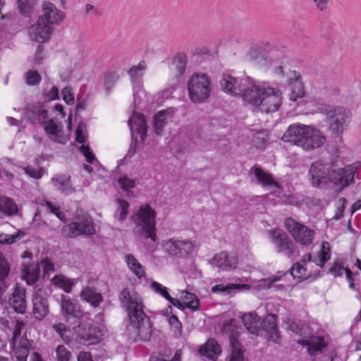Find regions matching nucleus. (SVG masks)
Returning <instances> with one entry per match:
<instances>
[{"mask_svg":"<svg viewBox=\"0 0 361 361\" xmlns=\"http://www.w3.org/2000/svg\"><path fill=\"white\" fill-rule=\"evenodd\" d=\"M360 165V162H355L343 168H336L333 163L316 161L310 168L309 178L314 187L324 188L331 183L336 191L341 192L353 182Z\"/></svg>","mask_w":361,"mask_h":361,"instance_id":"1","label":"nucleus"},{"mask_svg":"<svg viewBox=\"0 0 361 361\" xmlns=\"http://www.w3.org/2000/svg\"><path fill=\"white\" fill-rule=\"evenodd\" d=\"M282 140L293 142L305 151L319 149L326 142V137L320 130L314 126L300 123L290 125L283 134Z\"/></svg>","mask_w":361,"mask_h":361,"instance_id":"2","label":"nucleus"},{"mask_svg":"<svg viewBox=\"0 0 361 361\" xmlns=\"http://www.w3.org/2000/svg\"><path fill=\"white\" fill-rule=\"evenodd\" d=\"M246 103L266 113L275 112L282 104V92L265 82H257L251 94L245 95Z\"/></svg>","mask_w":361,"mask_h":361,"instance_id":"3","label":"nucleus"},{"mask_svg":"<svg viewBox=\"0 0 361 361\" xmlns=\"http://www.w3.org/2000/svg\"><path fill=\"white\" fill-rule=\"evenodd\" d=\"M25 117L32 123H42L44 130L52 140L64 144L68 140V136L63 133V126L56 119L45 121L48 117L47 110L39 104L29 105L25 111Z\"/></svg>","mask_w":361,"mask_h":361,"instance_id":"4","label":"nucleus"},{"mask_svg":"<svg viewBox=\"0 0 361 361\" xmlns=\"http://www.w3.org/2000/svg\"><path fill=\"white\" fill-rule=\"evenodd\" d=\"M54 329L64 341L69 342L75 338L80 343L86 345L99 343L102 337V333L99 328L82 322L73 328V333L62 323L55 324Z\"/></svg>","mask_w":361,"mask_h":361,"instance_id":"5","label":"nucleus"},{"mask_svg":"<svg viewBox=\"0 0 361 361\" xmlns=\"http://www.w3.org/2000/svg\"><path fill=\"white\" fill-rule=\"evenodd\" d=\"M287 275L286 273L279 272L274 276L259 281L252 280L247 277L238 278L235 281H238L239 283L218 284L212 287V291L214 293L228 295L233 293L234 290H249L251 287L264 289L278 286L279 288H284L283 284L276 285V283L281 281L283 277H286Z\"/></svg>","mask_w":361,"mask_h":361,"instance_id":"6","label":"nucleus"},{"mask_svg":"<svg viewBox=\"0 0 361 361\" xmlns=\"http://www.w3.org/2000/svg\"><path fill=\"white\" fill-rule=\"evenodd\" d=\"M283 327L302 337L298 340V343L302 346H306L310 355H313L321 352L327 345V341L324 336H312L308 325L305 322H295L291 319H286L282 324Z\"/></svg>","mask_w":361,"mask_h":361,"instance_id":"7","label":"nucleus"},{"mask_svg":"<svg viewBox=\"0 0 361 361\" xmlns=\"http://www.w3.org/2000/svg\"><path fill=\"white\" fill-rule=\"evenodd\" d=\"M250 171L254 173L259 184L271 191V194L268 195V198L274 204L283 203L297 206L300 204L299 197L283 193L282 189L270 173L257 166L252 167Z\"/></svg>","mask_w":361,"mask_h":361,"instance_id":"8","label":"nucleus"},{"mask_svg":"<svg viewBox=\"0 0 361 361\" xmlns=\"http://www.w3.org/2000/svg\"><path fill=\"white\" fill-rule=\"evenodd\" d=\"M156 218L157 213L150 205H141L131 217L134 232L156 242Z\"/></svg>","mask_w":361,"mask_h":361,"instance_id":"9","label":"nucleus"},{"mask_svg":"<svg viewBox=\"0 0 361 361\" xmlns=\"http://www.w3.org/2000/svg\"><path fill=\"white\" fill-rule=\"evenodd\" d=\"M190 100L195 104L205 102L211 96L213 87L211 78L205 73H193L187 81Z\"/></svg>","mask_w":361,"mask_h":361,"instance_id":"10","label":"nucleus"},{"mask_svg":"<svg viewBox=\"0 0 361 361\" xmlns=\"http://www.w3.org/2000/svg\"><path fill=\"white\" fill-rule=\"evenodd\" d=\"M241 319L245 327L250 333L258 334L260 331V326L262 325L264 330L266 331V336L269 341L277 343L280 340L275 314L267 315L262 323H260L259 317L257 314L253 312L243 314Z\"/></svg>","mask_w":361,"mask_h":361,"instance_id":"11","label":"nucleus"},{"mask_svg":"<svg viewBox=\"0 0 361 361\" xmlns=\"http://www.w3.org/2000/svg\"><path fill=\"white\" fill-rule=\"evenodd\" d=\"M255 84V80L245 73L236 77L230 74H224L220 80V85L226 93L231 96L240 97L245 102H246L245 95L247 93L251 94Z\"/></svg>","mask_w":361,"mask_h":361,"instance_id":"12","label":"nucleus"},{"mask_svg":"<svg viewBox=\"0 0 361 361\" xmlns=\"http://www.w3.org/2000/svg\"><path fill=\"white\" fill-rule=\"evenodd\" d=\"M329 130L336 137L341 138L351 120L350 111L343 107H329L326 109Z\"/></svg>","mask_w":361,"mask_h":361,"instance_id":"13","label":"nucleus"},{"mask_svg":"<svg viewBox=\"0 0 361 361\" xmlns=\"http://www.w3.org/2000/svg\"><path fill=\"white\" fill-rule=\"evenodd\" d=\"M128 126L131 131L132 142L126 156L123 159L119 161V165L123 162L128 161L134 156L137 147L138 138L141 141H144L146 136V121L142 114L134 112L128 121Z\"/></svg>","mask_w":361,"mask_h":361,"instance_id":"14","label":"nucleus"},{"mask_svg":"<svg viewBox=\"0 0 361 361\" xmlns=\"http://www.w3.org/2000/svg\"><path fill=\"white\" fill-rule=\"evenodd\" d=\"M62 233L64 236L69 238L80 235H92L95 233L92 219L82 210H78L75 221L65 226Z\"/></svg>","mask_w":361,"mask_h":361,"instance_id":"15","label":"nucleus"},{"mask_svg":"<svg viewBox=\"0 0 361 361\" xmlns=\"http://www.w3.org/2000/svg\"><path fill=\"white\" fill-rule=\"evenodd\" d=\"M119 298L122 306L127 311L128 319L145 316L142 298L134 289H123Z\"/></svg>","mask_w":361,"mask_h":361,"instance_id":"16","label":"nucleus"},{"mask_svg":"<svg viewBox=\"0 0 361 361\" xmlns=\"http://www.w3.org/2000/svg\"><path fill=\"white\" fill-rule=\"evenodd\" d=\"M23 327L24 323L23 321H16L11 345L16 361H27L30 347V343L26 335L21 334Z\"/></svg>","mask_w":361,"mask_h":361,"instance_id":"17","label":"nucleus"},{"mask_svg":"<svg viewBox=\"0 0 361 361\" xmlns=\"http://www.w3.org/2000/svg\"><path fill=\"white\" fill-rule=\"evenodd\" d=\"M128 337L135 342L147 341L152 336L151 323L149 318L144 317L128 319L127 325Z\"/></svg>","mask_w":361,"mask_h":361,"instance_id":"18","label":"nucleus"},{"mask_svg":"<svg viewBox=\"0 0 361 361\" xmlns=\"http://www.w3.org/2000/svg\"><path fill=\"white\" fill-rule=\"evenodd\" d=\"M284 226L297 243L301 245H309L312 243L314 235V231L297 222L292 218L286 219L284 222Z\"/></svg>","mask_w":361,"mask_h":361,"instance_id":"19","label":"nucleus"},{"mask_svg":"<svg viewBox=\"0 0 361 361\" xmlns=\"http://www.w3.org/2000/svg\"><path fill=\"white\" fill-rule=\"evenodd\" d=\"M161 246L165 252L176 257H187L190 255L195 249V245L192 242L187 240H178L173 238L163 240Z\"/></svg>","mask_w":361,"mask_h":361,"instance_id":"20","label":"nucleus"},{"mask_svg":"<svg viewBox=\"0 0 361 361\" xmlns=\"http://www.w3.org/2000/svg\"><path fill=\"white\" fill-rule=\"evenodd\" d=\"M51 293L50 289L35 288L32 297V312L35 319L42 320L48 314L47 297Z\"/></svg>","mask_w":361,"mask_h":361,"instance_id":"21","label":"nucleus"},{"mask_svg":"<svg viewBox=\"0 0 361 361\" xmlns=\"http://www.w3.org/2000/svg\"><path fill=\"white\" fill-rule=\"evenodd\" d=\"M146 68V63L142 61L137 65L132 66L128 71V75L133 83L135 105H139L142 97H146L145 92L142 90V83L140 81Z\"/></svg>","mask_w":361,"mask_h":361,"instance_id":"22","label":"nucleus"},{"mask_svg":"<svg viewBox=\"0 0 361 361\" xmlns=\"http://www.w3.org/2000/svg\"><path fill=\"white\" fill-rule=\"evenodd\" d=\"M42 15L38 17L39 22H45L46 24L50 25L51 27L60 25L65 18V13L59 10L54 4L49 1H44L42 3Z\"/></svg>","mask_w":361,"mask_h":361,"instance_id":"23","label":"nucleus"},{"mask_svg":"<svg viewBox=\"0 0 361 361\" xmlns=\"http://www.w3.org/2000/svg\"><path fill=\"white\" fill-rule=\"evenodd\" d=\"M267 233L278 252H282L287 255L292 253L293 245L283 231L274 228L269 231Z\"/></svg>","mask_w":361,"mask_h":361,"instance_id":"24","label":"nucleus"},{"mask_svg":"<svg viewBox=\"0 0 361 361\" xmlns=\"http://www.w3.org/2000/svg\"><path fill=\"white\" fill-rule=\"evenodd\" d=\"M235 326V320H231L229 324L224 326V331H230L229 338L231 348V353L229 361H245L244 350L241 344L238 341V332L231 329Z\"/></svg>","mask_w":361,"mask_h":361,"instance_id":"25","label":"nucleus"},{"mask_svg":"<svg viewBox=\"0 0 361 361\" xmlns=\"http://www.w3.org/2000/svg\"><path fill=\"white\" fill-rule=\"evenodd\" d=\"M288 85L290 88L289 99L299 104L305 92L300 74L298 71H291L288 73Z\"/></svg>","mask_w":361,"mask_h":361,"instance_id":"26","label":"nucleus"},{"mask_svg":"<svg viewBox=\"0 0 361 361\" xmlns=\"http://www.w3.org/2000/svg\"><path fill=\"white\" fill-rule=\"evenodd\" d=\"M53 32V27L46 24L45 22H39V19L32 25L29 28V35L32 40L39 43H43L48 41Z\"/></svg>","mask_w":361,"mask_h":361,"instance_id":"27","label":"nucleus"},{"mask_svg":"<svg viewBox=\"0 0 361 361\" xmlns=\"http://www.w3.org/2000/svg\"><path fill=\"white\" fill-rule=\"evenodd\" d=\"M210 264L224 271H231L237 267L238 258L235 255L226 252L216 254L210 260Z\"/></svg>","mask_w":361,"mask_h":361,"instance_id":"28","label":"nucleus"},{"mask_svg":"<svg viewBox=\"0 0 361 361\" xmlns=\"http://www.w3.org/2000/svg\"><path fill=\"white\" fill-rule=\"evenodd\" d=\"M315 252L309 255V259L312 260L317 266L320 268L323 267L324 264L329 260L331 256V247L330 244L326 241L322 242L317 246L315 245Z\"/></svg>","mask_w":361,"mask_h":361,"instance_id":"29","label":"nucleus"},{"mask_svg":"<svg viewBox=\"0 0 361 361\" xmlns=\"http://www.w3.org/2000/svg\"><path fill=\"white\" fill-rule=\"evenodd\" d=\"M245 59L256 63L262 69H270L271 68L272 58H269V56L262 57L261 47L259 45L252 46L245 54Z\"/></svg>","mask_w":361,"mask_h":361,"instance_id":"30","label":"nucleus"},{"mask_svg":"<svg viewBox=\"0 0 361 361\" xmlns=\"http://www.w3.org/2000/svg\"><path fill=\"white\" fill-rule=\"evenodd\" d=\"M9 304L19 314H24L27 308L25 299V289L23 287L17 286L11 297L9 298Z\"/></svg>","mask_w":361,"mask_h":361,"instance_id":"31","label":"nucleus"},{"mask_svg":"<svg viewBox=\"0 0 361 361\" xmlns=\"http://www.w3.org/2000/svg\"><path fill=\"white\" fill-rule=\"evenodd\" d=\"M329 273L333 276H341L343 274L345 275L346 279L349 283L350 288L354 290L355 288V283L353 280L351 271L345 265V262L343 257H337L331 268L329 269Z\"/></svg>","mask_w":361,"mask_h":361,"instance_id":"32","label":"nucleus"},{"mask_svg":"<svg viewBox=\"0 0 361 361\" xmlns=\"http://www.w3.org/2000/svg\"><path fill=\"white\" fill-rule=\"evenodd\" d=\"M312 266V262L310 259L308 261L301 260L293 265L290 274L294 279L301 281L310 279L315 275L309 271Z\"/></svg>","mask_w":361,"mask_h":361,"instance_id":"33","label":"nucleus"},{"mask_svg":"<svg viewBox=\"0 0 361 361\" xmlns=\"http://www.w3.org/2000/svg\"><path fill=\"white\" fill-rule=\"evenodd\" d=\"M61 310L64 317H79L81 315V312L76 302L64 295H62L61 298Z\"/></svg>","mask_w":361,"mask_h":361,"instance_id":"34","label":"nucleus"},{"mask_svg":"<svg viewBox=\"0 0 361 361\" xmlns=\"http://www.w3.org/2000/svg\"><path fill=\"white\" fill-rule=\"evenodd\" d=\"M150 288L154 293L166 299L174 307H176L178 309L183 308V305L180 303V300L179 299L172 298L169 293L168 288L161 283L153 281L150 283Z\"/></svg>","mask_w":361,"mask_h":361,"instance_id":"35","label":"nucleus"},{"mask_svg":"<svg viewBox=\"0 0 361 361\" xmlns=\"http://www.w3.org/2000/svg\"><path fill=\"white\" fill-rule=\"evenodd\" d=\"M173 114L174 110L173 109H169L160 111L154 116V130L156 134H161L165 125L172 120Z\"/></svg>","mask_w":361,"mask_h":361,"instance_id":"36","label":"nucleus"},{"mask_svg":"<svg viewBox=\"0 0 361 361\" xmlns=\"http://www.w3.org/2000/svg\"><path fill=\"white\" fill-rule=\"evenodd\" d=\"M199 353L208 359L216 361L217 357L221 353V348L215 340L209 339L205 345L200 347Z\"/></svg>","mask_w":361,"mask_h":361,"instance_id":"37","label":"nucleus"},{"mask_svg":"<svg viewBox=\"0 0 361 361\" xmlns=\"http://www.w3.org/2000/svg\"><path fill=\"white\" fill-rule=\"evenodd\" d=\"M77 280L66 277L62 274L55 275L50 281V286L60 288L66 293H70L76 284Z\"/></svg>","mask_w":361,"mask_h":361,"instance_id":"38","label":"nucleus"},{"mask_svg":"<svg viewBox=\"0 0 361 361\" xmlns=\"http://www.w3.org/2000/svg\"><path fill=\"white\" fill-rule=\"evenodd\" d=\"M80 152L84 155L86 161L92 164V166L85 165L84 169L90 173L94 172L96 169L98 172L103 171L104 169L99 164L98 161L96 159L93 153L90 151L87 145H82L80 147Z\"/></svg>","mask_w":361,"mask_h":361,"instance_id":"39","label":"nucleus"},{"mask_svg":"<svg viewBox=\"0 0 361 361\" xmlns=\"http://www.w3.org/2000/svg\"><path fill=\"white\" fill-rule=\"evenodd\" d=\"M39 266L38 264L23 265L22 279L27 285H33L39 279Z\"/></svg>","mask_w":361,"mask_h":361,"instance_id":"40","label":"nucleus"},{"mask_svg":"<svg viewBox=\"0 0 361 361\" xmlns=\"http://www.w3.org/2000/svg\"><path fill=\"white\" fill-rule=\"evenodd\" d=\"M125 262L130 270L138 278L141 279L145 275V269L142 264L132 254H126Z\"/></svg>","mask_w":361,"mask_h":361,"instance_id":"41","label":"nucleus"},{"mask_svg":"<svg viewBox=\"0 0 361 361\" xmlns=\"http://www.w3.org/2000/svg\"><path fill=\"white\" fill-rule=\"evenodd\" d=\"M81 298L89 302L93 307H97L102 301V295L95 289L90 287H85L80 293Z\"/></svg>","mask_w":361,"mask_h":361,"instance_id":"42","label":"nucleus"},{"mask_svg":"<svg viewBox=\"0 0 361 361\" xmlns=\"http://www.w3.org/2000/svg\"><path fill=\"white\" fill-rule=\"evenodd\" d=\"M51 182L55 188L65 194H70L74 192L70 178L66 176H58L51 179Z\"/></svg>","mask_w":361,"mask_h":361,"instance_id":"43","label":"nucleus"},{"mask_svg":"<svg viewBox=\"0 0 361 361\" xmlns=\"http://www.w3.org/2000/svg\"><path fill=\"white\" fill-rule=\"evenodd\" d=\"M188 62L187 56L184 53H178L173 58L171 68L176 71V75L180 77L185 71Z\"/></svg>","mask_w":361,"mask_h":361,"instance_id":"44","label":"nucleus"},{"mask_svg":"<svg viewBox=\"0 0 361 361\" xmlns=\"http://www.w3.org/2000/svg\"><path fill=\"white\" fill-rule=\"evenodd\" d=\"M180 303L183 304V310L185 307L189 308L192 311L197 310L199 309V300L197 297L190 292L188 291H182L180 295Z\"/></svg>","mask_w":361,"mask_h":361,"instance_id":"45","label":"nucleus"},{"mask_svg":"<svg viewBox=\"0 0 361 361\" xmlns=\"http://www.w3.org/2000/svg\"><path fill=\"white\" fill-rule=\"evenodd\" d=\"M19 12L25 17H30L34 13L37 5V0H16Z\"/></svg>","mask_w":361,"mask_h":361,"instance_id":"46","label":"nucleus"},{"mask_svg":"<svg viewBox=\"0 0 361 361\" xmlns=\"http://www.w3.org/2000/svg\"><path fill=\"white\" fill-rule=\"evenodd\" d=\"M0 212L7 215L16 214L18 206L11 198L0 197Z\"/></svg>","mask_w":361,"mask_h":361,"instance_id":"47","label":"nucleus"},{"mask_svg":"<svg viewBox=\"0 0 361 361\" xmlns=\"http://www.w3.org/2000/svg\"><path fill=\"white\" fill-rule=\"evenodd\" d=\"M116 203L118 206L114 213V218L119 221H123L128 214L129 203L126 200L119 199L116 200Z\"/></svg>","mask_w":361,"mask_h":361,"instance_id":"48","label":"nucleus"},{"mask_svg":"<svg viewBox=\"0 0 361 361\" xmlns=\"http://www.w3.org/2000/svg\"><path fill=\"white\" fill-rule=\"evenodd\" d=\"M118 184L121 188L126 192L128 195H133L132 190L135 187V183L134 180L123 176L118 179Z\"/></svg>","mask_w":361,"mask_h":361,"instance_id":"49","label":"nucleus"},{"mask_svg":"<svg viewBox=\"0 0 361 361\" xmlns=\"http://www.w3.org/2000/svg\"><path fill=\"white\" fill-rule=\"evenodd\" d=\"M267 140L268 133L266 130H262L253 135L252 142L257 148H264Z\"/></svg>","mask_w":361,"mask_h":361,"instance_id":"50","label":"nucleus"},{"mask_svg":"<svg viewBox=\"0 0 361 361\" xmlns=\"http://www.w3.org/2000/svg\"><path fill=\"white\" fill-rule=\"evenodd\" d=\"M269 58H272L271 68L270 69H264L265 71H271L276 76L283 75V67L279 64V59L273 51L269 54Z\"/></svg>","mask_w":361,"mask_h":361,"instance_id":"51","label":"nucleus"},{"mask_svg":"<svg viewBox=\"0 0 361 361\" xmlns=\"http://www.w3.org/2000/svg\"><path fill=\"white\" fill-rule=\"evenodd\" d=\"M87 133L86 125L84 123H80L76 128L75 139L79 143L84 144L87 141Z\"/></svg>","mask_w":361,"mask_h":361,"instance_id":"52","label":"nucleus"},{"mask_svg":"<svg viewBox=\"0 0 361 361\" xmlns=\"http://www.w3.org/2000/svg\"><path fill=\"white\" fill-rule=\"evenodd\" d=\"M23 170L28 176L35 179L41 178L45 172L44 169L42 167L34 168L31 166L24 167Z\"/></svg>","mask_w":361,"mask_h":361,"instance_id":"53","label":"nucleus"},{"mask_svg":"<svg viewBox=\"0 0 361 361\" xmlns=\"http://www.w3.org/2000/svg\"><path fill=\"white\" fill-rule=\"evenodd\" d=\"M24 235L23 232L18 231L15 235H7V234H0V243L1 244H12L17 240H20Z\"/></svg>","mask_w":361,"mask_h":361,"instance_id":"54","label":"nucleus"},{"mask_svg":"<svg viewBox=\"0 0 361 361\" xmlns=\"http://www.w3.org/2000/svg\"><path fill=\"white\" fill-rule=\"evenodd\" d=\"M168 322L176 336L181 335L182 324L176 315H171L168 318Z\"/></svg>","mask_w":361,"mask_h":361,"instance_id":"55","label":"nucleus"},{"mask_svg":"<svg viewBox=\"0 0 361 361\" xmlns=\"http://www.w3.org/2000/svg\"><path fill=\"white\" fill-rule=\"evenodd\" d=\"M10 271L8 262L0 252V281H4Z\"/></svg>","mask_w":361,"mask_h":361,"instance_id":"56","label":"nucleus"},{"mask_svg":"<svg viewBox=\"0 0 361 361\" xmlns=\"http://www.w3.org/2000/svg\"><path fill=\"white\" fill-rule=\"evenodd\" d=\"M57 361H70L71 354L63 345H59L56 350Z\"/></svg>","mask_w":361,"mask_h":361,"instance_id":"57","label":"nucleus"},{"mask_svg":"<svg viewBox=\"0 0 361 361\" xmlns=\"http://www.w3.org/2000/svg\"><path fill=\"white\" fill-rule=\"evenodd\" d=\"M25 80L28 85H35L40 82L41 76L35 71H29L25 75Z\"/></svg>","mask_w":361,"mask_h":361,"instance_id":"58","label":"nucleus"},{"mask_svg":"<svg viewBox=\"0 0 361 361\" xmlns=\"http://www.w3.org/2000/svg\"><path fill=\"white\" fill-rule=\"evenodd\" d=\"M346 204H347V200L344 197H341L336 202V214L334 216V218L336 219H339L343 216Z\"/></svg>","mask_w":361,"mask_h":361,"instance_id":"59","label":"nucleus"},{"mask_svg":"<svg viewBox=\"0 0 361 361\" xmlns=\"http://www.w3.org/2000/svg\"><path fill=\"white\" fill-rule=\"evenodd\" d=\"M40 267L42 269L44 272V278L47 275H49V273L54 272L55 270V267L53 262H51L49 259L46 258L41 261Z\"/></svg>","mask_w":361,"mask_h":361,"instance_id":"60","label":"nucleus"},{"mask_svg":"<svg viewBox=\"0 0 361 361\" xmlns=\"http://www.w3.org/2000/svg\"><path fill=\"white\" fill-rule=\"evenodd\" d=\"M61 94L63 101L67 104H73L74 102V93L73 92V90L70 87H64L61 91Z\"/></svg>","mask_w":361,"mask_h":361,"instance_id":"61","label":"nucleus"},{"mask_svg":"<svg viewBox=\"0 0 361 361\" xmlns=\"http://www.w3.org/2000/svg\"><path fill=\"white\" fill-rule=\"evenodd\" d=\"M46 205L51 212L54 214L61 221L64 220L65 215L59 211V208L54 205L51 202H46Z\"/></svg>","mask_w":361,"mask_h":361,"instance_id":"62","label":"nucleus"},{"mask_svg":"<svg viewBox=\"0 0 361 361\" xmlns=\"http://www.w3.org/2000/svg\"><path fill=\"white\" fill-rule=\"evenodd\" d=\"M314 4L315 7L321 11H326L329 6L330 0H312Z\"/></svg>","mask_w":361,"mask_h":361,"instance_id":"63","label":"nucleus"},{"mask_svg":"<svg viewBox=\"0 0 361 361\" xmlns=\"http://www.w3.org/2000/svg\"><path fill=\"white\" fill-rule=\"evenodd\" d=\"M46 98L49 100H54L59 98V90L56 87H51L49 91L44 92Z\"/></svg>","mask_w":361,"mask_h":361,"instance_id":"64","label":"nucleus"}]
</instances>
